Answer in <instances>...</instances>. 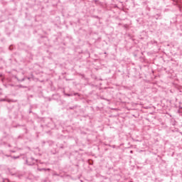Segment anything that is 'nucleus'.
I'll use <instances>...</instances> for the list:
<instances>
[{"mask_svg":"<svg viewBox=\"0 0 182 182\" xmlns=\"http://www.w3.org/2000/svg\"><path fill=\"white\" fill-rule=\"evenodd\" d=\"M65 96H73V94H65Z\"/></svg>","mask_w":182,"mask_h":182,"instance_id":"obj_1","label":"nucleus"},{"mask_svg":"<svg viewBox=\"0 0 182 182\" xmlns=\"http://www.w3.org/2000/svg\"><path fill=\"white\" fill-rule=\"evenodd\" d=\"M131 154H133V151H130Z\"/></svg>","mask_w":182,"mask_h":182,"instance_id":"obj_2","label":"nucleus"},{"mask_svg":"<svg viewBox=\"0 0 182 182\" xmlns=\"http://www.w3.org/2000/svg\"><path fill=\"white\" fill-rule=\"evenodd\" d=\"M76 95H77V93H75V94H74V96H76Z\"/></svg>","mask_w":182,"mask_h":182,"instance_id":"obj_3","label":"nucleus"}]
</instances>
